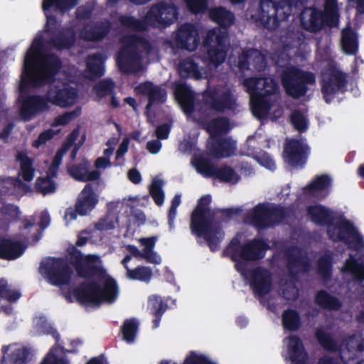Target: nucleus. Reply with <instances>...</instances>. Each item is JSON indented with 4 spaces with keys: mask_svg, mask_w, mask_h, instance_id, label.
<instances>
[{
    "mask_svg": "<svg viewBox=\"0 0 364 364\" xmlns=\"http://www.w3.org/2000/svg\"><path fill=\"white\" fill-rule=\"evenodd\" d=\"M170 127L167 124H163L157 127L156 135L159 139H166L170 132Z\"/></svg>",
    "mask_w": 364,
    "mask_h": 364,
    "instance_id": "774afa93",
    "label": "nucleus"
},
{
    "mask_svg": "<svg viewBox=\"0 0 364 364\" xmlns=\"http://www.w3.org/2000/svg\"><path fill=\"white\" fill-rule=\"evenodd\" d=\"M300 2L301 0H261L258 14L252 18L264 27L274 29L291 14Z\"/></svg>",
    "mask_w": 364,
    "mask_h": 364,
    "instance_id": "9b49d317",
    "label": "nucleus"
},
{
    "mask_svg": "<svg viewBox=\"0 0 364 364\" xmlns=\"http://www.w3.org/2000/svg\"><path fill=\"white\" fill-rule=\"evenodd\" d=\"M341 358L346 364L364 363V341L359 335L348 338L339 347Z\"/></svg>",
    "mask_w": 364,
    "mask_h": 364,
    "instance_id": "412c9836",
    "label": "nucleus"
},
{
    "mask_svg": "<svg viewBox=\"0 0 364 364\" xmlns=\"http://www.w3.org/2000/svg\"><path fill=\"white\" fill-rule=\"evenodd\" d=\"M325 14L314 8H306L301 14V21L304 28L311 31L318 30L323 22L333 24L336 22L338 12L336 0H326Z\"/></svg>",
    "mask_w": 364,
    "mask_h": 364,
    "instance_id": "4468645a",
    "label": "nucleus"
},
{
    "mask_svg": "<svg viewBox=\"0 0 364 364\" xmlns=\"http://www.w3.org/2000/svg\"><path fill=\"white\" fill-rule=\"evenodd\" d=\"M191 164L204 177H215L230 183L240 180L239 175L232 168L225 166L217 168L206 156H194Z\"/></svg>",
    "mask_w": 364,
    "mask_h": 364,
    "instance_id": "f3484780",
    "label": "nucleus"
},
{
    "mask_svg": "<svg viewBox=\"0 0 364 364\" xmlns=\"http://www.w3.org/2000/svg\"><path fill=\"white\" fill-rule=\"evenodd\" d=\"M255 159L262 166L266 168L273 171L276 168L275 163L273 159L267 154H263L261 156H255Z\"/></svg>",
    "mask_w": 364,
    "mask_h": 364,
    "instance_id": "680f3d73",
    "label": "nucleus"
},
{
    "mask_svg": "<svg viewBox=\"0 0 364 364\" xmlns=\"http://www.w3.org/2000/svg\"><path fill=\"white\" fill-rule=\"evenodd\" d=\"M67 151H68V136L65 138L61 149L57 151L51 164L60 166L62 163L63 154L66 153Z\"/></svg>",
    "mask_w": 364,
    "mask_h": 364,
    "instance_id": "0e129e2a",
    "label": "nucleus"
},
{
    "mask_svg": "<svg viewBox=\"0 0 364 364\" xmlns=\"http://www.w3.org/2000/svg\"><path fill=\"white\" fill-rule=\"evenodd\" d=\"M108 24L103 23L95 26L94 28L87 27L81 33V37L88 41H97L101 39L108 31Z\"/></svg>",
    "mask_w": 364,
    "mask_h": 364,
    "instance_id": "c03bdc74",
    "label": "nucleus"
},
{
    "mask_svg": "<svg viewBox=\"0 0 364 364\" xmlns=\"http://www.w3.org/2000/svg\"><path fill=\"white\" fill-rule=\"evenodd\" d=\"M252 69L261 70L266 66V60L263 54L257 50L244 51L240 56L237 67L241 71Z\"/></svg>",
    "mask_w": 364,
    "mask_h": 364,
    "instance_id": "bb28decb",
    "label": "nucleus"
},
{
    "mask_svg": "<svg viewBox=\"0 0 364 364\" xmlns=\"http://www.w3.org/2000/svg\"><path fill=\"white\" fill-rule=\"evenodd\" d=\"M20 101L19 115L24 122L31 120L38 114L48 110L50 107L45 97L38 95H21Z\"/></svg>",
    "mask_w": 364,
    "mask_h": 364,
    "instance_id": "aec40b11",
    "label": "nucleus"
},
{
    "mask_svg": "<svg viewBox=\"0 0 364 364\" xmlns=\"http://www.w3.org/2000/svg\"><path fill=\"white\" fill-rule=\"evenodd\" d=\"M318 272L322 277L328 278L331 275V255H325L318 262Z\"/></svg>",
    "mask_w": 364,
    "mask_h": 364,
    "instance_id": "4d7b16f0",
    "label": "nucleus"
},
{
    "mask_svg": "<svg viewBox=\"0 0 364 364\" xmlns=\"http://www.w3.org/2000/svg\"><path fill=\"white\" fill-rule=\"evenodd\" d=\"M175 96L186 114H190L193 112L194 113L198 112L193 109L194 94L186 85L178 84L176 85Z\"/></svg>",
    "mask_w": 364,
    "mask_h": 364,
    "instance_id": "2f4dec72",
    "label": "nucleus"
},
{
    "mask_svg": "<svg viewBox=\"0 0 364 364\" xmlns=\"http://www.w3.org/2000/svg\"><path fill=\"white\" fill-rule=\"evenodd\" d=\"M131 256L127 255L122 261V264L127 269V277L131 279L149 282L152 277L151 269L146 267H138L134 269H130L128 267L127 264L131 260Z\"/></svg>",
    "mask_w": 364,
    "mask_h": 364,
    "instance_id": "e433bc0d",
    "label": "nucleus"
},
{
    "mask_svg": "<svg viewBox=\"0 0 364 364\" xmlns=\"http://www.w3.org/2000/svg\"><path fill=\"white\" fill-rule=\"evenodd\" d=\"M296 44H297V42L294 43L290 41L287 42V39L282 41V44L278 47V50L272 55V60L279 66H285L290 55H295L297 53Z\"/></svg>",
    "mask_w": 364,
    "mask_h": 364,
    "instance_id": "72a5a7b5",
    "label": "nucleus"
},
{
    "mask_svg": "<svg viewBox=\"0 0 364 364\" xmlns=\"http://www.w3.org/2000/svg\"><path fill=\"white\" fill-rule=\"evenodd\" d=\"M156 241V237H141L139 239V242L143 247L141 250H139L136 247L132 245L128 246L127 248L134 257H141L145 259L148 262L159 264L161 262V258L154 251Z\"/></svg>",
    "mask_w": 364,
    "mask_h": 364,
    "instance_id": "b1692460",
    "label": "nucleus"
},
{
    "mask_svg": "<svg viewBox=\"0 0 364 364\" xmlns=\"http://www.w3.org/2000/svg\"><path fill=\"white\" fill-rule=\"evenodd\" d=\"M331 178L326 175L316 177L311 183L304 188V193L316 198H323L327 194V189L331 185Z\"/></svg>",
    "mask_w": 364,
    "mask_h": 364,
    "instance_id": "c756f323",
    "label": "nucleus"
},
{
    "mask_svg": "<svg viewBox=\"0 0 364 364\" xmlns=\"http://www.w3.org/2000/svg\"><path fill=\"white\" fill-rule=\"evenodd\" d=\"M148 309L155 316L153 320L154 328H157L159 325L160 317L164 311L161 299L157 296H150L148 301Z\"/></svg>",
    "mask_w": 364,
    "mask_h": 364,
    "instance_id": "37998d69",
    "label": "nucleus"
},
{
    "mask_svg": "<svg viewBox=\"0 0 364 364\" xmlns=\"http://www.w3.org/2000/svg\"><path fill=\"white\" fill-rule=\"evenodd\" d=\"M243 86L250 95L251 109L257 118L273 120L282 116V110L276 95L278 87L274 79L270 77L247 78Z\"/></svg>",
    "mask_w": 364,
    "mask_h": 364,
    "instance_id": "423d86ee",
    "label": "nucleus"
},
{
    "mask_svg": "<svg viewBox=\"0 0 364 364\" xmlns=\"http://www.w3.org/2000/svg\"><path fill=\"white\" fill-rule=\"evenodd\" d=\"M10 346H3L1 364H26L30 355V350L26 347L17 348L9 353Z\"/></svg>",
    "mask_w": 364,
    "mask_h": 364,
    "instance_id": "7c9ffc66",
    "label": "nucleus"
},
{
    "mask_svg": "<svg viewBox=\"0 0 364 364\" xmlns=\"http://www.w3.org/2000/svg\"><path fill=\"white\" fill-rule=\"evenodd\" d=\"M21 296V294L18 290H12L9 289L8 282L6 280V287L2 291L1 298L6 299L9 303H15L20 299Z\"/></svg>",
    "mask_w": 364,
    "mask_h": 364,
    "instance_id": "13d9d810",
    "label": "nucleus"
},
{
    "mask_svg": "<svg viewBox=\"0 0 364 364\" xmlns=\"http://www.w3.org/2000/svg\"><path fill=\"white\" fill-rule=\"evenodd\" d=\"M85 140V134L80 127H77L70 134V148L71 146L74 147L73 156L78 149L83 144Z\"/></svg>",
    "mask_w": 364,
    "mask_h": 364,
    "instance_id": "3c124183",
    "label": "nucleus"
},
{
    "mask_svg": "<svg viewBox=\"0 0 364 364\" xmlns=\"http://www.w3.org/2000/svg\"><path fill=\"white\" fill-rule=\"evenodd\" d=\"M164 182L159 178L153 179L149 187V193L158 205H161L164 201V193L162 189Z\"/></svg>",
    "mask_w": 364,
    "mask_h": 364,
    "instance_id": "a18cd8bd",
    "label": "nucleus"
},
{
    "mask_svg": "<svg viewBox=\"0 0 364 364\" xmlns=\"http://www.w3.org/2000/svg\"><path fill=\"white\" fill-rule=\"evenodd\" d=\"M43 331L45 333L51 335L55 340V344H60V334L58 331L50 323H44L42 326Z\"/></svg>",
    "mask_w": 364,
    "mask_h": 364,
    "instance_id": "69168bd1",
    "label": "nucleus"
},
{
    "mask_svg": "<svg viewBox=\"0 0 364 364\" xmlns=\"http://www.w3.org/2000/svg\"><path fill=\"white\" fill-rule=\"evenodd\" d=\"M203 107L199 112L201 117L199 121L204 124L210 135L208 142V151L213 158L228 157L233 154L236 143L231 139H217L220 135L226 133L230 129L228 120L225 117L216 118L206 122V118L213 112H225L235 110L237 107L236 100L232 90L228 85H220L214 88L207 90L203 96Z\"/></svg>",
    "mask_w": 364,
    "mask_h": 364,
    "instance_id": "f257e3e1",
    "label": "nucleus"
},
{
    "mask_svg": "<svg viewBox=\"0 0 364 364\" xmlns=\"http://www.w3.org/2000/svg\"><path fill=\"white\" fill-rule=\"evenodd\" d=\"M321 90L326 102H330L336 93L342 92L346 85V75L334 61L326 63L321 72Z\"/></svg>",
    "mask_w": 364,
    "mask_h": 364,
    "instance_id": "dca6fc26",
    "label": "nucleus"
},
{
    "mask_svg": "<svg viewBox=\"0 0 364 364\" xmlns=\"http://www.w3.org/2000/svg\"><path fill=\"white\" fill-rule=\"evenodd\" d=\"M209 16L213 21L223 27L231 26L235 20L233 14L223 7L211 9Z\"/></svg>",
    "mask_w": 364,
    "mask_h": 364,
    "instance_id": "58836bf2",
    "label": "nucleus"
},
{
    "mask_svg": "<svg viewBox=\"0 0 364 364\" xmlns=\"http://www.w3.org/2000/svg\"><path fill=\"white\" fill-rule=\"evenodd\" d=\"M284 327L289 330H296L300 324V318L298 314L294 310H288L283 314Z\"/></svg>",
    "mask_w": 364,
    "mask_h": 364,
    "instance_id": "8fccbe9b",
    "label": "nucleus"
},
{
    "mask_svg": "<svg viewBox=\"0 0 364 364\" xmlns=\"http://www.w3.org/2000/svg\"><path fill=\"white\" fill-rule=\"evenodd\" d=\"M159 140L160 139H154V140L149 141L147 142L146 149L151 154H156L159 153V151L161 150L162 144Z\"/></svg>",
    "mask_w": 364,
    "mask_h": 364,
    "instance_id": "338daca9",
    "label": "nucleus"
},
{
    "mask_svg": "<svg viewBox=\"0 0 364 364\" xmlns=\"http://www.w3.org/2000/svg\"><path fill=\"white\" fill-rule=\"evenodd\" d=\"M21 242L10 238H0V259L11 261L20 257L26 250Z\"/></svg>",
    "mask_w": 364,
    "mask_h": 364,
    "instance_id": "cd10ccee",
    "label": "nucleus"
},
{
    "mask_svg": "<svg viewBox=\"0 0 364 364\" xmlns=\"http://www.w3.org/2000/svg\"><path fill=\"white\" fill-rule=\"evenodd\" d=\"M114 83L111 80L106 79L98 82L94 87V90L99 97H105L112 93Z\"/></svg>",
    "mask_w": 364,
    "mask_h": 364,
    "instance_id": "5fc2aeb1",
    "label": "nucleus"
},
{
    "mask_svg": "<svg viewBox=\"0 0 364 364\" xmlns=\"http://www.w3.org/2000/svg\"><path fill=\"white\" fill-rule=\"evenodd\" d=\"M55 134V132L52 129L42 132L38 135V139L33 141V146L39 148L41 145L45 144L48 141L53 139Z\"/></svg>",
    "mask_w": 364,
    "mask_h": 364,
    "instance_id": "bf43d9fd",
    "label": "nucleus"
},
{
    "mask_svg": "<svg viewBox=\"0 0 364 364\" xmlns=\"http://www.w3.org/2000/svg\"><path fill=\"white\" fill-rule=\"evenodd\" d=\"M122 48L119 53L117 63L124 73H134L143 68L141 57L149 55L152 47L144 38L136 35L124 36L121 39Z\"/></svg>",
    "mask_w": 364,
    "mask_h": 364,
    "instance_id": "9d476101",
    "label": "nucleus"
},
{
    "mask_svg": "<svg viewBox=\"0 0 364 364\" xmlns=\"http://www.w3.org/2000/svg\"><path fill=\"white\" fill-rule=\"evenodd\" d=\"M70 173L75 180L82 181L98 180L101 174L97 170H90L86 163L73 168L72 171L70 170Z\"/></svg>",
    "mask_w": 364,
    "mask_h": 364,
    "instance_id": "ea45409f",
    "label": "nucleus"
},
{
    "mask_svg": "<svg viewBox=\"0 0 364 364\" xmlns=\"http://www.w3.org/2000/svg\"><path fill=\"white\" fill-rule=\"evenodd\" d=\"M66 350L60 344H55L46 353L40 364H67Z\"/></svg>",
    "mask_w": 364,
    "mask_h": 364,
    "instance_id": "4c0bfd02",
    "label": "nucleus"
},
{
    "mask_svg": "<svg viewBox=\"0 0 364 364\" xmlns=\"http://www.w3.org/2000/svg\"><path fill=\"white\" fill-rule=\"evenodd\" d=\"M320 344L327 350L334 351L338 349L337 344L332 339L331 335L326 329L318 328L316 333Z\"/></svg>",
    "mask_w": 364,
    "mask_h": 364,
    "instance_id": "49530a36",
    "label": "nucleus"
},
{
    "mask_svg": "<svg viewBox=\"0 0 364 364\" xmlns=\"http://www.w3.org/2000/svg\"><path fill=\"white\" fill-rule=\"evenodd\" d=\"M137 323L136 321L131 319L124 321L122 326V335L124 340L129 343H133L136 336Z\"/></svg>",
    "mask_w": 364,
    "mask_h": 364,
    "instance_id": "603ef678",
    "label": "nucleus"
},
{
    "mask_svg": "<svg viewBox=\"0 0 364 364\" xmlns=\"http://www.w3.org/2000/svg\"><path fill=\"white\" fill-rule=\"evenodd\" d=\"M44 97L48 100V105L50 102L62 107H68V82H64L63 88L51 86Z\"/></svg>",
    "mask_w": 364,
    "mask_h": 364,
    "instance_id": "473e14b6",
    "label": "nucleus"
},
{
    "mask_svg": "<svg viewBox=\"0 0 364 364\" xmlns=\"http://www.w3.org/2000/svg\"><path fill=\"white\" fill-rule=\"evenodd\" d=\"M307 210L312 222L318 225L328 223L327 232L331 239L343 241L353 249L342 272L358 280L364 279V244L353 224L343 218H333L332 212L321 205L309 206Z\"/></svg>",
    "mask_w": 364,
    "mask_h": 364,
    "instance_id": "7ed1b4c3",
    "label": "nucleus"
},
{
    "mask_svg": "<svg viewBox=\"0 0 364 364\" xmlns=\"http://www.w3.org/2000/svg\"><path fill=\"white\" fill-rule=\"evenodd\" d=\"M211 201L210 196L200 198L191 217V228L192 232L198 237L203 238L212 251L217 250L223 240L224 232L214 213L208 208Z\"/></svg>",
    "mask_w": 364,
    "mask_h": 364,
    "instance_id": "0eeeda50",
    "label": "nucleus"
},
{
    "mask_svg": "<svg viewBox=\"0 0 364 364\" xmlns=\"http://www.w3.org/2000/svg\"><path fill=\"white\" fill-rule=\"evenodd\" d=\"M240 237L241 235H237L232 240L228 247V252L231 255L236 269L250 282L255 293L259 296H263L267 294L272 288L269 273L264 269L257 268L247 274V269L250 261L257 260L264 257L267 246L260 240H255L246 245H241Z\"/></svg>",
    "mask_w": 364,
    "mask_h": 364,
    "instance_id": "39448f33",
    "label": "nucleus"
},
{
    "mask_svg": "<svg viewBox=\"0 0 364 364\" xmlns=\"http://www.w3.org/2000/svg\"><path fill=\"white\" fill-rule=\"evenodd\" d=\"M177 14V10L174 5L161 2L150 9L143 22L126 16L120 17V22L122 26L129 31H139L146 29L148 26L166 27L176 20Z\"/></svg>",
    "mask_w": 364,
    "mask_h": 364,
    "instance_id": "1a4fd4ad",
    "label": "nucleus"
},
{
    "mask_svg": "<svg viewBox=\"0 0 364 364\" xmlns=\"http://www.w3.org/2000/svg\"><path fill=\"white\" fill-rule=\"evenodd\" d=\"M36 182V190L43 195L53 193L56 190L55 183L48 176L46 178L39 177Z\"/></svg>",
    "mask_w": 364,
    "mask_h": 364,
    "instance_id": "de8ad7c7",
    "label": "nucleus"
},
{
    "mask_svg": "<svg viewBox=\"0 0 364 364\" xmlns=\"http://www.w3.org/2000/svg\"><path fill=\"white\" fill-rule=\"evenodd\" d=\"M42 9L46 18L44 31L48 34L46 38L43 35L36 36L25 56L24 70H33L38 58L47 53L45 46L61 51L68 49V27L62 26V17L68 11V0H43Z\"/></svg>",
    "mask_w": 364,
    "mask_h": 364,
    "instance_id": "20e7f679",
    "label": "nucleus"
},
{
    "mask_svg": "<svg viewBox=\"0 0 364 364\" xmlns=\"http://www.w3.org/2000/svg\"><path fill=\"white\" fill-rule=\"evenodd\" d=\"M62 67L63 62L56 54L47 53L42 55L36 60L33 70H24L19 85L20 92L23 93L29 87L37 88L51 85L55 82Z\"/></svg>",
    "mask_w": 364,
    "mask_h": 364,
    "instance_id": "6e6552de",
    "label": "nucleus"
},
{
    "mask_svg": "<svg viewBox=\"0 0 364 364\" xmlns=\"http://www.w3.org/2000/svg\"><path fill=\"white\" fill-rule=\"evenodd\" d=\"M308 147L304 140L289 139L284 151V160L291 166H302L306 159Z\"/></svg>",
    "mask_w": 364,
    "mask_h": 364,
    "instance_id": "4be33fe9",
    "label": "nucleus"
},
{
    "mask_svg": "<svg viewBox=\"0 0 364 364\" xmlns=\"http://www.w3.org/2000/svg\"><path fill=\"white\" fill-rule=\"evenodd\" d=\"M178 72L183 77L200 79L208 77V73L203 68H199L191 58H187L181 62L178 66Z\"/></svg>",
    "mask_w": 364,
    "mask_h": 364,
    "instance_id": "f704fd0d",
    "label": "nucleus"
},
{
    "mask_svg": "<svg viewBox=\"0 0 364 364\" xmlns=\"http://www.w3.org/2000/svg\"><path fill=\"white\" fill-rule=\"evenodd\" d=\"M291 122L299 132L305 131L308 127V121L305 114L299 110L294 111L291 114Z\"/></svg>",
    "mask_w": 364,
    "mask_h": 364,
    "instance_id": "6e6d98bb",
    "label": "nucleus"
},
{
    "mask_svg": "<svg viewBox=\"0 0 364 364\" xmlns=\"http://www.w3.org/2000/svg\"><path fill=\"white\" fill-rule=\"evenodd\" d=\"M98 196L91 184H87L80 193L75 204V211L80 215H88L98 203Z\"/></svg>",
    "mask_w": 364,
    "mask_h": 364,
    "instance_id": "393cba45",
    "label": "nucleus"
},
{
    "mask_svg": "<svg viewBox=\"0 0 364 364\" xmlns=\"http://www.w3.org/2000/svg\"><path fill=\"white\" fill-rule=\"evenodd\" d=\"M135 91L138 94H141L149 97V102L146 105L147 114H149V110L154 104L163 102L166 98V92L164 89L154 85L149 82L139 85L136 87Z\"/></svg>",
    "mask_w": 364,
    "mask_h": 364,
    "instance_id": "a878e982",
    "label": "nucleus"
},
{
    "mask_svg": "<svg viewBox=\"0 0 364 364\" xmlns=\"http://www.w3.org/2000/svg\"><path fill=\"white\" fill-rule=\"evenodd\" d=\"M17 160L20 162V173L25 181L30 182L34 177L35 170L33 168V159L29 158L26 154L18 153Z\"/></svg>",
    "mask_w": 364,
    "mask_h": 364,
    "instance_id": "79ce46f5",
    "label": "nucleus"
},
{
    "mask_svg": "<svg viewBox=\"0 0 364 364\" xmlns=\"http://www.w3.org/2000/svg\"><path fill=\"white\" fill-rule=\"evenodd\" d=\"M282 83L288 95L293 97L304 95L307 85L315 83V75L294 66H288L282 72Z\"/></svg>",
    "mask_w": 364,
    "mask_h": 364,
    "instance_id": "2eb2a0df",
    "label": "nucleus"
},
{
    "mask_svg": "<svg viewBox=\"0 0 364 364\" xmlns=\"http://www.w3.org/2000/svg\"><path fill=\"white\" fill-rule=\"evenodd\" d=\"M70 263H73L81 277H93L97 282L85 283L75 290L77 299L85 305H98L102 302L112 304L119 295L116 281L102 267L99 255H82L80 252H70Z\"/></svg>",
    "mask_w": 364,
    "mask_h": 364,
    "instance_id": "f03ea898",
    "label": "nucleus"
},
{
    "mask_svg": "<svg viewBox=\"0 0 364 364\" xmlns=\"http://www.w3.org/2000/svg\"><path fill=\"white\" fill-rule=\"evenodd\" d=\"M188 9L194 13L204 10L207 6L206 0H185Z\"/></svg>",
    "mask_w": 364,
    "mask_h": 364,
    "instance_id": "e2e57ef3",
    "label": "nucleus"
},
{
    "mask_svg": "<svg viewBox=\"0 0 364 364\" xmlns=\"http://www.w3.org/2000/svg\"><path fill=\"white\" fill-rule=\"evenodd\" d=\"M117 218L115 215L109 213L100 218L94 224V228L97 230L105 231L112 230L115 228Z\"/></svg>",
    "mask_w": 364,
    "mask_h": 364,
    "instance_id": "864d4df0",
    "label": "nucleus"
},
{
    "mask_svg": "<svg viewBox=\"0 0 364 364\" xmlns=\"http://www.w3.org/2000/svg\"><path fill=\"white\" fill-rule=\"evenodd\" d=\"M316 302L323 307L328 309H337L340 306V302L336 299L323 291L318 293Z\"/></svg>",
    "mask_w": 364,
    "mask_h": 364,
    "instance_id": "09e8293b",
    "label": "nucleus"
},
{
    "mask_svg": "<svg viewBox=\"0 0 364 364\" xmlns=\"http://www.w3.org/2000/svg\"><path fill=\"white\" fill-rule=\"evenodd\" d=\"M203 45L207 49L205 62L217 68L224 63L229 48L226 31L214 28L208 31Z\"/></svg>",
    "mask_w": 364,
    "mask_h": 364,
    "instance_id": "ddd939ff",
    "label": "nucleus"
},
{
    "mask_svg": "<svg viewBox=\"0 0 364 364\" xmlns=\"http://www.w3.org/2000/svg\"><path fill=\"white\" fill-rule=\"evenodd\" d=\"M181 203V195L178 194L172 200L171 206L168 213V224L171 228H173L174 220L176 216V209Z\"/></svg>",
    "mask_w": 364,
    "mask_h": 364,
    "instance_id": "052dcab7",
    "label": "nucleus"
},
{
    "mask_svg": "<svg viewBox=\"0 0 364 364\" xmlns=\"http://www.w3.org/2000/svg\"><path fill=\"white\" fill-rule=\"evenodd\" d=\"M38 272L48 284L59 287L60 294L68 301V289L63 288L68 285V256L65 255L63 258L48 257L43 259Z\"/></svg>",
    "mask_w": 364,
    "mask_h": 364,
    "instance_id": "f8f14e48",
    "label": "nucleus"
},
{
    "mask_svg": "<svg viewBox=\"0 0 364 364\" xmlns=\"http://www.w3.org/2000/svg\"><path fill=\"white\" fill-rule=\"evenodd\" d=\"M341 46L346 54H355L358 49V41L355 33L346 28L342 31Z\"/></svg>",
    "mask_w": 364,
    "mask_h": 364,
    "instance_id": "a19ab883",
    "label": "nucleus"
},
{
    "mask_svg": "<svg viewBox=\"0 0 364 364\" xmlns=\"http://www.w3.org/2000/svg\"><path fill=\"white\" fill-rule=\"evenodd\" d=\"M200 38L197 27L191 23H184L173 34L171 46L193 51L199 45Z\"/></svg>",
    "mask_w": 364,
    "mask_h": 364,
    "instance_id": "6ab92c4d",
    "label": "nucleus"
},
{
    "mask_svg": "<svg viewBox=\"0 0 364 364\" xmlns=\"http://www.w3.org/2000/svg\"><path fill=\"white\" fill-rule=\"evenodd\" d=\"M285 214L280 207L259 204L248 213L246 220L258 228H265L282 221Z\"/></svg>",
    "mask_w": 364,
    "mask_h": 364,
    "instance_id": "a211bd4d",
    "label": "nucleus"
},
{
    "mask_svg": "<svg viewBox=\"0 0 364 364\" xmlns=\"http://www.w3.org/2000/svg\"><path fill=\"white\" fill-rule=\"evenodd\" d=\"M105 59L101 55H92L88 57L87 60V68L85 75L90 80H94L102 76L104 74Z\"/></svg>",
    "mask_w": 364,
    "mask_h": 364,
    "instance_id": "c9c22d12",
    "label": "nucleus"
},
{
    "mask_svg": "<svg viewBox=\"0 0 364 364\" xmlns=\"http://www.w3.org/2000/svg\"><path fill=\"white\" fill-rule=\"evenodd\" d=\"M288 267L292 274L305 272L309 269V261L306 253L301 250L293 247L286 252Z\"/></svg>",
    "mask_w": 364,
    "mask_h": 364,
    "instance_id": "c85d7f7f",
    "label": "nucleus"
},
{
    "mask_svg": "<svg viewBox=\"0 0 364 364\" xmlns=\"http://www.w3.org/2000/svg\"><path fill=\"white\" fill-rule=\"evenodd\" d=\"M284 343L286 346L284 356L291 364H313L299 338L292 336L285 339Z\"/></svg>",
    "mask_w": 364,
    "mask_h": 364,
    "instance_id": "5701e85b",
    "label": "nucleus"
}]
</instances>
